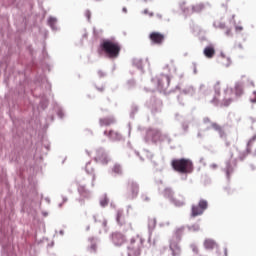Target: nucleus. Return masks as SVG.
Segmentation results:
<instances>
[{"label": "nucleus", "instance_id": "f257e3e1", "mask_svg": "<svg viewBox=\"0 0 256 256\" xmlns=\"http://www.w3.org/2000/svg\"><path fill=\"white\" fill-rule=\"evenodd\" d=\"M212 105H223V107H229L233 103V88L226 87L221 95V84L217 82L214 86V96L210 100Z\"/></svg>", "mask_w": 256, "mask_h": 256}, {"label": "nucleus", "instance_id": "f03ea898", "mask_svg": "<svg viewBox=\"0 0 256 256\" xmlns=\"http://www.w3.org/2000/svg\"><path fill=\"white\" fill-rule=\"evenodd\" d=\"M100 48L109 59H117L119 53H121V46L119 43L111 41L110 39H104L100 44Z\"/></svg>", "mask_w": 256, "mask_h": 256}, {"label": "nucleus", "instance_id": "7ed1b4c3", "mask_svg": "<svg viewBox=\"0 0 256 256\" xmlns=\"http://www.w3.org/2000/svg\"><path fill=\"white\" fill-rule=\"evenodd\" d=\"M172 169L182 175H189L193 173V161L187 158L174 159L171 162Z\"/></svg>", "mask_w": 256, "mask_h": 256}, {"label": "nucleus", "instance_id": "20e7f679", "mask_svg": "<svg viewBox=\"0 0 256 256\" xmlns=\"http://www.w3.org/2000/svg\"><path fill=\"white\" fill-rule=\"evenodd\" d=\"M187 5L186 1L179 2V8L181 9L182 13L187 17L189 15H193V13H201V11H205V9H211V3L205 2V3H198L195 5H192L190 7H185Z\"/></svg>", "mask_w": 256, "mask_h": 256}, {"label": "nucleus", "instance_id": "39448f33", "mask_svg": "<svg viewBox=\"0 0 256 256\" xmlns=\"http://www.w3.org/2000/svg\"><path fill=\"white\" fill-rule=\"evenodd\" d=\"M151 81L154 84V88L150 91H167L169 83H171V77L167 74L161 73L156 78H152Z\"/></svg>", "mask_w": 256, "mask_h": 256}, {"label": "nucleus", "instance_id": "423d86ee", "mask_svg": "<svg viewBox=\"0 0 256 256\" xmlns=\"http://www.w3.org/2000/svg\"><path fill=\"white\" fill-rule=\"evenodd\" d=\"M143 141L147 145H157V143H161V130L155 127L146 129Z\"/></svg>", "mask_w": 256, "mask_h": 256}, {"label": "nucleus", "instance_id": "0eeeda50", "mask_svg": "<svg viewBox=\"0 0 256 256\" xmlns=\"http://www.w3.org/2000/svg\"><path fill=\"white\" fill-rule=\"evenodd\" d=\"M143 238L137 235L132 237L130 240V244L127 247V255L128 256H141V247H143Z\"/></svg>", "mask_w": 256, "mask_h": 256}, {"label": "nucleus", "instance_id": "6e6552de", "mask_svg": "<svg viewBox=\"0 0 256 256\" xmlns=\"http://www.w3.org/2000/svg\"><path fill=\"white\" fill-rule=\"evenodd\" d=\"M139 196V183L135 180H128L126 193L124 195L127 201H133Z\"/></svg>", "mask_w": 256, "mask_h": 256}, {"label": "nucleus", "instance_id": "1a4fd4ad", "mask_svg": "<svg viewBox=\"0 0 256 256\" xmlns=\"http://www.w3.org/2000/svg\"><path fill=\"white\" fill-rule=\"evenodd\" d=\"M209 209V202L203 198L198 201V204H193L191 206L190 217H201L205 211Z\"/></svg>", "mask_w": 256, "mask_h": 256}, {"label": "nucleus", "instance_id": "9d476101", "mask_svg": "<svg viewBox=\"0 0 256 256\" xmlns=\"http://www.w3.org/2000/svg\"><path fill=\"white\" fill-rule=\"evenodd\" d=\"M233 159V151H230V159L225 161V167L222 169L226 173V178L229 181L231 175L235 172V167H237V159Z\"/></svg>", "mask_w": 256, "mask_h": 256}, {"label": "nucleus", "instance_id": "9b49d317", "mask_svg": "<svg viewBox=\"0 0 256 256\" xmlns=\"http://www.w3.org/2000/svg\"><path fill=\"white\" fill-rule=\"evenodd\" d=\"M203 123H205V124L211 123V126H208L206 128V131L214 129V131H216L218 133V135L221 139H225V137H226L225 131L219 124H217L216 122H211V119L209 117H204Z\"/></svg>", "mask_w": 256, "mask_h": 256}, {"label": "nucleus", "instance_id": "f8f14e48", "mask_svg": "<svg viewBox=\"0 0 256 256\" xmlns=\"http://www.w3.org/2000/svg\"><path fill=\"white\" fill-rule=\"evenodd\" d=\"M96 163H100L101 165H107L109 161H111V158H109V154H107V151H105L103 148H99L96 150V156H95Z\"/></svg>", "mask_w": 256, "mask_h": 256}, {"label": "nucleus", "instance_id": "ddd939ff", "mask_svg": "<svg viewBox=\"0 0 256 256\" xmlns=\"http://www.w3.org/2000/svg\"><path fill=\"white\" fill-rule=\"evenodd\" d=\"M148 108L153 115H157V113H161V109H163V102L156 97H152L148 104Z\"/></svg>", "mask_w": 256, "mask_h": 256}, {"label": "nucleus", "instance_id": "4468645a", "mask_svg": "<svg viewBox=\"0 0 256 256\" xmlns=\"http://www.w3.org/2000/svg\"><path fill=\"white\" fill-rule=\"evenodd\" d=\"M110 239L115 247H121V245H124L125 241H127L125 235L121 234L120 232L112 233Z\"/></svg>", "mask_w": 256, "mask_h": 256}, {"label": "nucleus", "instance_id": "2eb2a0df", "mask_svg": "<svg viewBox=\"0 0 256 256\" xmlns=\"http://www.w3.org/2000/svg\"><path fill=\"white\" fill-rule=\"evenodd\" d=\"M179 243H181V241L170 239L169 249L172 256H181V245Z\"/></svg>", "mask_w": 256, "mask_h": 256}, {"label": "nucleus", "instance_id": "dca6fc26", "mask_svg": "<svg viewBox=\"0 0 256 256\" xmlns=\"http://www.w3.org/2000/svg\"><path fill=\"white\" fill-rule=\"evenodd\" d=\"M149 39L152 45H163V41H165V35L161 34L160 32H151Z\"/></svg>", "mask_w": 256, "mask_h": 256}, {"label": "nucleus", "instance_id": "f3484780", "mask_svg": "<svg viewBox=\"0 0 256 256\" xmlns=\"http://www.w3.org/2000/svg\"><path fill=\"white\" fill-rule=\"evenodd\" d=\"M59 23V20L55 16H49L47 19V25L50 27L51 31L53 33H57V31H61V28L57 25Z\"/></svg>", "mask_w": 256, "mask_h": 256}, {"label": "nucleus", "instance_id": "a211bd4d", "mask_svg": "<svg viewBox=\"0 0 256 256\" xmlns=\"http://www.w3.org/2000/svg\"><path fill=\"white\" fill-rule=\"evenodd\" d=\"M148 61H149L148 59L143 60L141 58H134L132 60V65H133V67H136V69H138V71H140V73H145L144 67Z\"/></svg>", "mask_w": 256, "mask_h": 256}, {"label": "nucleus", "instance_id": "6ab92c4d", "mask_svg": "<svg viewBox=\"0 0 256 256\" xmlns=\"http://www.w3.org/2000/svg\"><path fill=\"white\" fill-rule=\"evenodd\" d=\"M104 135L106 137H108V139H110V141H121V139H123V136L116 131L110 130L109 133L107 132V130L104 131Z\"/></svg>", "mask_w": 256, "mask_h": 256}, {"label": "nucleus", "instance_id": "aec40b11", "mask_svg": "<svg viewBox=\"0 0 256 256\" xmlns=\"http://www.w3.org/2000/svg\"><path fill=\"white\" fill-rule=\"evenodd\" d=\"M116 123H117V120L113 116L99 119L100 127H109L110 125H115Z\"/></svg>", "mask_w": 256, "mask_h": 256}, {"label": "nucleus", "instance_id": "412c9836", "mask_svg": "<svg viewBox=\"0 0 256 256\" xmlns=\"http://www.w3.org/2000/svg\"><path fill=\"white\" fill-rule=\"evenodd\" d=\"M254 141H256V134L248 141L246 151L240 153L239 155L240 161H244L245 157H247V155L251 153V145H253Z\"/></svg>", "mask_w": 256, "mask_h": 256}, {"label": "nucleus", "instance_id": "4be33fe9", "mask_svg": "<svg viewBox=\"0 0 256 256\" xmlns=\"http://www.w3.org/2000/svg\"><path fill=\"white\" fill-rule=\"evenodd\" d=\"M203 55L206 59H213L215 57V46L213 44L206 46L203 50Z\"/></svg>", "mask_w": 256, "mask_h": 256}, {"label": "nucleus", "instance_id": "5701e85b", "mask_svg": "<svg viewBox=\"0 0 256 256\" xmlns=\"http://www.w3.org/2000/svg\"><path fill=\"white\" fill-rule=\"evenodd\" d=\"M185 233V226H180L176 228L174 235L172 236V240L181 241L183 239V234Z\"/></svg>", "mask_w": 256, "mask_h": 256}, {"label": "nucleus", "instance_id": "b1692460", "mask_svg": "<svg viewBox=\"0 0 256 256\" xmlns=\"http://www.w3.org/2000/svg\"><path fill=\"white\" fill-rule=\"evenodd\" d=\"M54 111L58 119H65V108L59 103L54 104Z\"/></svg>", "mask_w": 256, "mask_h": 256}, {"label": "nucleus", "instance_id": "393cba45", "mask_svg": "<svg viewBox=\"0 0 256 256\" xmlns=\"http://www.w3.org/2000/svg\"><path fill=\"white\" fill-rule=\"evenodd\" d=\"M203 246L207 251H213V249L217 247V242L211 238H208L204 240Z\"/></svg>", "mask_w": 256, "mask_h": 256}, {"label": "nucleus", "instance_id": "a878e982", "mask_svg": "<svg viewBox=\"0 0 256 256\" xmlns=\"http://www.w3.org/2000/svg\"><path fill=\"white\" fill-rule=\"evenodd\" d=\"M155 227H157V219L148 218V233H149V235L153 234V231H155Z\"/></svg>", "mask_w": 256, "mask_h": 256}, {"label": "nucleus", "instance_id": "bb28decb", "mask_svg": "<svg viewBox=\"0 0 256 256\" xmlns=\"http://www.w3.org/2000/svg\"><path fill=\"white\" fill-rule=\"evenodd\" d=\"M36 83H41V85H46V89H51V84L47 81L45 75H40L36 77Z\"/></svg>", "mask_w": 256, "mask_h": 256}, {"label": "nucleus", "instance_id": "cd10ccee", "mask_svg": "<svg viewBox=\"0 0 256 256\" xmlns=\"http://www.w3.org/2000/svg\"><path fill=\"white\" fill-rule=\"evenodd\" d=\"M235 96L236 97H241L243 95V82L238 81L235 83Z\"/></svg>", "mask_w": 256, "mask_h": 256}, {"label": "nucleus", "instance_id": "c85d7f7f", "mask_svg": "<svg viewBox=\"0 0 256 256\" xmlns=\"http://www.w3.org/2000/svg\"><path fill=\"white\" fill-rule=\"evenodd\" d=\"M93 219H94V223H100L102 225V227H104L105 233H107V231H108V229H107V220L103 217H100L98 219L97 216H93Z\"/></svg>", "mask_w": 256, "mask_h": 256}, {"label": "nucleus", "instance_id": "c756f323", "mask_svg": "<svg viewBox=\"0 0 256 256\" xmlns=\"http://www.w3.org/2000/svg\"><path fill=\"white\" fill-rule=\"evenodd\" d=\"M116 222L118 223V225H124L125 224V219H123V209L117 210Z\"/></svg>", "mask_w": 256, "mask_h": 256}, {"label": "nucleus", "instance_id": "7c9ffc66", "mask_svg": "<svg viewBox=\"0 0 256 256\" xmlns=\"http://www.w3.org/2000/svg\"><path fill=\"white\" fill-rule=\"evenodd\" d=\"M163 197H165L166 199H169V201H171V199H173V189L171 188H165L164 191L162 192Z\"/></svg>", "mask_w": 256, "mask_h": 256}, {"label": "nucleus", "instance_id": "2f4dec72", "mask_svg": "<svg viewBox=\"0 0 256 256\" xmlns=\"http://www.w3.org/2000/svg\"><path fill=\"white\" fill-rule=\"evenodd\" d=\"M170 203H172V205H175V207H183L185 205V198H181V200L172 198L170 200Z\"/></svg>", "mask_w": 256, "mask_h": 256}, {"label": "nucleus", "instance_id": "473e14b6", "mask_svg": "<svg viewBox=\"0 0 256 256\" xmlns=\"http://www.w3.org/2000/svg\"><path fill=\"white\" fill-rule=\"evenodd\" d=\"M99 203L102 207H107V205H109V198L107 197V194L100 197Z\"/></svg>", "mask_w": 256, "mask_h": 256}, {"label": "nucleus", "instance_id": "72a5a7b5", "mask_svg": "<svg viewBox=\"0 0 256 256\" xmlns=\"http://www.w3.org/2000/svg\"><path fill=\"white\" fill-rule=\"evenodd\" d=\"M184 95H190V97H193L195 95V88L193 86H187L183 90Z\"/></svg>", "mask_w": 256, "mask_h": 256}, {"label": "nucleus", "instance_id": "f704fd0d", "mask_svg": "<svg viewBox=\"0 0 256 256\" xmlns=\"http://www.w3.org/2000/svg\"><path fill=\"white\" fill-rule=\"evenodd\" d=\"M78 193L81 195V197H89L90 193L85 189V186H79L78 187Z\"/></svg>", "mask_w": 256, "mask_h": 256}, {"label": "nucleus", "instance_id": "c9c22d12", "mask_svg": "<svg viewBox=\"0 0 256 256\" xmlns=\"http://www.w3.org/2000/svg\"><path fill=\"white\" fill-rule=\"evenodd\" d=\"M112 173L115 175H123V168L119 164H115L112 168Z\"/></svg>", "mask_w": 256, "mask_h": 256}, {"label": "nucleus", "instance_id": "e433bc0d", "mask_svg": "<svg viewBox=\"0 0 256 256\" xmlns=\"http://www.w3.org/2000/svg\"><path fill=\"white\" fill-rule=\"evenodd\" d=\"M186 227H187L188 231H190V233H197V231H199V229H201L199 224L187 225Z\"/></svg>", "mask_w": 256, "mask_h": 256}, {"label": "nucleus", "instance_id": "4c0bfd02", "mask_svg": "<svg viewBox=\"0 0 256 256\" xmlns=\"http://www.w3.org/2000/svg\"><path fill=\"white\" fill-rule=\"evenodd\" d=\"M40 107L43 111H45V109H47V107H49V100H47V98L42 97L40 100Z\"/></svg>", "mask_w": 256, "mask_h": 256}, {"label": "nucleus", "instance_id": "58836bf2", "mask_svg": "<svg viewBox=\"0 0 256 256\" xmlns=\"http://www.w3.org/2000/svg\"><path fill=\"white\" fill-rule=\"evenodd\" d=\"M166 141V143H171V137L167 133L160 132V142Z\"/></svg>", "mask_w": 256, "mask_h": 256}, {"label": "nucleus", "instance_id": "ea45409f", "mask_svg": "<svg viewBox=\"0 0 256 256\" xmlns=\"http://www.w3.org/2000/svg\"><path fill=\"white\" fill-rule=\"evenodd\" d=\"M139 111V106L137 104H133L131 107L130 117L133 119L135 117V114Z\"/></svg>", "mask_w": 256, "mask_h": 256}, {"label": "nucleus", "instance_id": "a19ab883", "mask_svg": "<svg viewBox=\"0 0 256 256\" xmlns=\"http://www.w3.org/2000/svg\"><path fill=\"white\" fill-rule=\"evenodd\" d=\"M199 91L200 93H204V95H209L211 93L210 89H207V87L205 86V84H201L199 87Z\"/></svg>", "mask_w": 256, "mask_h": 256}, {"label": "nucleus", "instance_id": "79ce46f5", "mask_svg": "<svg viewBox=\"0 0 256 256\" xmlns=\"http://www.w3.org/2000/svg\"><path fill=\"white\" fill-rule=\"evenodd\" d=\"M232 23L233 25H235V31L236 33H241V31H243V26H237L235 23V15H232Z\"/></svg>", "mask_w": 256, "mask_h": 256}, {"label": "nucleus", "instance_id": "37998d69", "mask_svg": "<svg viewBox=\"0 0 256 256\" xmlns=\"http://www.w3.org/2000/svg\"><path fill=\"white\" fill-rule=\"evenodd\" d=\"M213 27H215V29H225V23L214 21Z\"/></svg>", "mask_w": 256, "mask_h": 256}, {"label": "nucleus", "instance_id": "c03bdc74", "mask_svg": "<svg viewBox=\"0 0 256 256\" xmlns=\"http://www.w3.org/2000/svg\"><path fill=\"white\" fill-rule=\"evenodd\" d=\"M182 135H186V133H189V124L184 122L182 123Z\"/></svg>", "mask_w": 256, "mask_h": 256}, {"label": "nucleus", "instance_id": "a18cd8bd", "mask_svg": "<svg viewBox=\"0 0 256 256\" xmlns=\"http://www.w3.org/2000/svg\"><path fill=\"white\" fill-rule=\"evenodd\" d=\"M93 239L94 238H90L89 241H91V246L89 248V250L91 251V253H95L97 251V244L93 243Z\"/></svg>", "mask_w": 256, "mask_h": 256}, {"label": "nucleus", "instance_id": "49530a36", "mask_svg": "<svg viewBox=\"0 0 256 256\" xmlns=\"http://www.w3.org/2000/svg\"><path fill=\"white\" fill-rule=\"evenodd\" d=\"M135 87V81L133 79H130L126 82V88L127 89H133Z\"/></svg>", "mask_w": 256, "mask_h": 256}, {"label": "nucleus", "instance_id": "de8ad7c7", "mask_svg": "<svg viewBox=\"0 0 256 256\" xmlns=\"http://www.w3.org/2000/svg\"><path fill=\"white\" fill-rule=\"evenodd\" d=\"M190 249L193 251V253H196V254L199 253V248L195 243L190 244Z\"/></svg>", "mask_w": 256, "mask_h": 256}, {"label": "nucleus", "instance_id": "09e8293b", "mask_svg": "<svg viewBox=\"0 0 256 256\" xmlns=\"http://www.w3.org/2000/svg\"><path fill=\"white\" fill-rule=\"evenodd\" d=\"M250 103H256V91H253L250 95Z\"/></svg>", "mask_w": 256, "mask_h": 256}, {"label": "nucleus", "instance_id": "8fccbe9b", "mask_svg": "<svg viewBox=\"0 0 256 256\" xmlns=\"http://www.w3.org/2000/svg\"><path fill=\"white\" fill-rule=\"evenodd\" d=\"M144 155H146L148 159H153V153L149 152L148 150H144Z\"/></svg>", "mask_w": 256, "mask_h": 256}, {"label": "nucleus", "instance_id": "3c124183", "mask_svg": "<svg viewBox=\"0 0 256 256\" xmlns=\"http://www.w3.org/2000/svg\"><path fill=\"white\" fill-rule=\"evenodd\" d=\"M85 17L87 18V21H91V10L85 11Z\"/></svg>", "mask_w": 256, "mask_h": 256}, {"label": "nucleus", "instance_id": "603ef678", "mask_svg": "<svg viewBox=\"0 0 256 256\" xmlns=\"http://www.w3.org/2000/svg\"><path fill=\"white\" fill-rule=\"evenodd\" d=\"M133 211V206L132 205H127L126 206V214L129 215Z\"/></svg>", "mask_w": 256, "mask_h": 256}, {"label": "nucleus", "instance_id": "864d4df0", "mask_svg": "<svg viewBox=\"0 0 256 256\" xmlns=\"http://www.w3.org/2000/svg\"><path fill=\"white\" fill-rule=\"evenodd\" d=\"M98 77L100 78L107 77V73L103 72L102 70H98Z\"/></svg>", "mask_w": 256, "mask_h": 256}, {"label": "nucleus", "instance_id": "5fc2aeb1", "mask_svg": "<svg viewBox=\"0 0 256 256\" xmlns=\"http://www.w3.org/2000/svg\"><path fill=\"white\" fill-rule=\"evenodd\" d=\"M42 145L46 149V151H49V149L51 148V145H49V143H45V140H43Z\"/></svg>", "mask_w": 256, "mask_h": 256}, {"label": "nucleus", "instance_id": "6e6d98bb", "mask_svg": "<svg viewBox=\"0 0 256 256\" xmlns=\"http://www.w3.org/2000/svg\"><path fill=\"white\" fill-rule=\"evenodd\" d=\"M225 35H226V37H233V33H231V29H227L226 31H225Z\"/></svg>", "mask_w": 256, "mask_h": 256}, {"label": "nucleus", "instance_id": "4d7b16f0", "mask_svg": "<svg viewBox=\"0 0 256 256\" xmlns=\"http://www.w3.org/2000/svg\"><path fill=\"white\" fill-rule=\"evenodd\" d=\"M141 199H142V201H146V202H149V201H150V198H148V196L145 195V194H142V195H141Z\"/></svg>", "mask_w": 256, "mask_h": 256}, {"label": "nucleus", "instance_id": "13d9d810", "mask_svg": "<svg viewBox=\"0 0 256 256\" xmlns=\"http://www.w3.org/2000/svg\"><path fill=\"white\" fill-rule=\"evenodd\" d=\"M192 65H193V73H194V75H197V63H192Z\"/></svg>", "mask_w": 256, "mask_h": 256}, {"label": "nucleus", "instance_id": "bf43d9fd", "mask_svg": "<svg viewBox=\"0 0 256 256\" xmlns=\"http://www.w3.org/2000/svg\"><path fill=\"white\" fill-rule=\"evenodd\" d=\"M165 225H166L167 227H169V225H171V223H170L169 221L160 223V227H165Z\"/></svg>", "mask_w": 256, "mask_h": 256}, {"label": "nucleus", "instance_id": "052dcab7", "mask_svg": "<svg viewBox=\"0 0 256 256\" xmlns=\"http://www.w3.org/2000/svg\"><path fill=\"white\" fill-rule=\"evenodd\" d=\"M231 65V58H227V63L224 64L225 67H230Z\"/></svg>", "mask_w": 256, "mask_h": 256}, {"label": "nucleus", "instance_id": "680f3d73", "mask_svg": "<svg viewBox=\"0 0 256 256\" xmlns=\"http://www.w3.org/2000/svg\"><path fill=\"white\" fill-rule=\"evenodd\" d=\"M97 91H99L100 93H103V91H105V87L101 86V87H97L96 86Z\"/></svg>", "mask_w": 256, "mask_h": 256}, {"label": "nucleus", "instance_id": "e2e57ef3", "mask_svg": "<svg viewBox=\"0 0 256 256\" xmlns=\"http://www.w3.org/2000/svg\"><path fill=\"white\" fill-rule=\"evenodd\" d=\"M235 48L242 50L243 49V44L242 43H238V44L235 45Z\"/></svg>", "mask_w": 256, "mask_h": 256}, {"label": "nucleus", "instance_id": "0e129e2a", "mask_svg": "<svg viewBox=\"0 0 256 256\" xmlns=\"http://www.w3.org/2000/svg\"><path fill=\"white\" fill-rule=\"evenodd\" d=\"M55 120V116H48L47 121L53 122Z\"/></svg>", "mask_w": 256, "mask_h": 256}, {"label": "nucleus", "instance_id": "69168bd1", "mask_svg": "<svg viewBox=\"0 0 256 256\" xmlns=\"http://www.w3.org/2000/svg\"><path fill=\"white\" fill-rule=\"evenodd\" d=\"M135 155H136L137 157H140V160H141V161H144L143 156H141V155L139 154V152L135 151Z\"/></svg>", "mask_w": 256, "mask_h": 256}, {"label": "nucleus", "instance_id": "338daca9", "mask_svg": "<svg viewBox=\"0 0 256 256\" xmlns=\"http://www.w3.org/2000/svg\"><path fill=\"white\" fill-rule=\"evenodd\" d=\"M89 165H90V163L88 162V163L86 164V172H87V173H91V171H89Z\"/></svg>", "mask_w": 256, "mask_h": 256}, {"label": "nucleus", "instance_id": "774afa93", "mask_svg": "<svg viewBox=\"0 0 256 256\" xmlns=\"http://www.w3.org/2000/svg\"><path fill=\"white\" fill-rule=\"evenodd\" d=\"M210 168H211V169H217V164H211V165H210Z\"/></svg>", "mask_w": 256, "mask_h": 256}]
</instances>
